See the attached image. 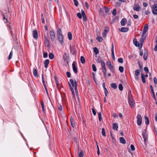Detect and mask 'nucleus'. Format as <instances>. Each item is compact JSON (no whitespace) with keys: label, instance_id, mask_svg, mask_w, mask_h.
<instances>
[{"label":"nucleus","instance_id":"obj_32","mask_svg":"<svg viewBox=\"0 0 157 157\" xmlns=\"http://www.w3.org/2000/svg\"><path fill=\"white\" fill-rule=\"evenodd\" d=\"M119 70L121 73H122L124 71V68L122 66H120L119 68Z\"/></svg>","mask_w":157,"mask_h":157},{"label":"nucleus","instance_id":"obj_27","mask_svg":"<svg viewBox=\"0 0 157 157\" xmlns=\"http://www.w3.org/2000/svg\"><path fill=\"white\" fill-rule=\"evenodd\" d=\"M68 39L69 40H71L72 38V34L70 32H68Z\"/></svg>","mask_w":157,"mask_h":157},{"label":"nucleus","instance_id":"obj_57","mask_svg":"<svg viewBox=\"0 0 157 157\" xmlns=\"http://www.w3.org/2000/svg\"><path fill=\"white\" fill-rule=\"evenodd\" d=\"M81 11V14L82 16H83L86 15L85 12L83 10H82Z\"/></svg>","mask_w":157,"mask_h":157},{"label":"nucleus","instance_id":"obj_20","mask_svg":"<svg viewBox=\"0 0 157 157\" xmlns=\"http://www.w3.org/2000/svg\"><path fill=\"white\" fill-rule=\"evenodd\" d=\"M49 61L48 59H46L44 62V67L45 68H47L48 64H49Z\"/></svg>","mask_w":157,"mask_h":157},{"label":"nucleus","instance_id":"obj_8","mask_svg":"<svg viewBox=\"0 0 157 157\" xmlns=\"http://www.w3.org/2000/svg\"><path fill=\"white\" fill-rule=\"evenodd\" d=\"M72 68L73 71L75 73H77V69L76 67L75 66V62H73L72 64Z\"/></svg>","mask_w":157,"mask_h":157},{"label":"nucleus","instance_id":"obj_33","mask_svg":"<svg viewBox=\"0 0 157 157\" xmlns=\"http://www.w3.org/2000/svg\"><path fill=\"white\" fill-rule=\"evenodd\" d=\"M97 40L99 42H101L103 40L102 38L101 37L98 36L96 38Z\"/></svg>","mask_w":157,"mask_h":157},{"label":"nucleus","instance_id":"obj_36","mask_svg":"<svg viewBox=\"0 0 157 157\" xmlns=\"http://www.w3.org/2000/svg\"><path fill=\"white\" fill-rule=\"evenodd\" d=\"M144 59L145 60L147 59V54L146 53H144Z\"/></svg>","mask_w":157,"mask_h":157},{"label":"nucleus","instance_id":"obj_64","mask_svg":"<svg viewBox=\"0 0 157 157\" xmlns=\"http://www.w3.org/2000/svg\"><path fill=\"white\" fill-rule=\"evenodd\" d=\"M133 18L135 19H137L138 18V16L137 15L134 14L133 16Z\"/></svg>","mask_w":157,"mask_h":157},{"label":"nucleus","instance_id":"obj_50","mask_svg":"<svg viewBox=\"0 0 157 157\" xmlns=\"http://www.w3.org/2000/svg\"><path fill=\"white\" fill-rule=\"evenodd\" d=\"M114 46L113 43H112L111 46V52H114Z\"/></svg>","mask_w":157,"mask_h":157},{"label":"nucleus","instance_id":"obj_30","mask_svg":"<svg viewBox=\"0 0 157 157\" xmlns=\"http://www.w3.org/2000/svg\"><path fill=\"white\" fill-rule=\"evenodd\" d=\"M49 57L50 59H52L54 57V55L52 53H50L49 54Z\"/></svg>","mask_w":157,"mask_h":157},{"label":"nucleus","instance_id":"obj_7","mask_svg":"<svg viewBox=\"0 0 157 157\" xmlns=\"http://www.w3.org/2000/svg\"><path fill=\"white\" fill-rule=\"evenodd\" d=\"M50 35L51 40L52 41H54L55 38V35L54 31L52 30H51L50 32Z\"/></svg>","mask_w":157,"mask_h":157},{"label":"nucleus","instance_id":"obj_11","mask_svg":"<svg viewBox=\"0 0 157 157\" xmlns=\"http://www.w3.org/2000/svg\"><path fill=\"white\" fill-rule=\"evenodd\" d=\"M148 30V26L147 24H145L144 26L143 33L145 34Z\"/></svg>","mask_w":157,"mask_h":157},{"label":"nucleus","instance_id":"obj_40","mask_svg":"<svg viewBox=\"0 0 157 157\" xmlns=\"http://www.w3.org/2000/svg\"><path fill=\"white\" fill-rule=\"evenodd\" d=\"M12 55H13V52H12V51H11L10 52V54L9 56V57L8 58L9 59H11L12 58Z\"/></svg>","mask_w":157,"mask_h":157},{"label":"nucleus","instance_id":"obj_42","mask_svg":"<svg viewBox=\"0 0 157 157\" xmlns=\"http://www.w3.org/2000/svg\"><path fill=\"white\" fill-rule=\"evenodd\" d=\"M102 134L103 136H105V129L104 128H102Z\"/></svg>","mask_w":157,"mask_h":157},{"label":"nucleus","instance_id":"obj_46","mask_svg":"<svg viewBox=\"0 0 157 157\" xmlns=\"http://www.w3.org/2000/svg\"><path fill=\"white\" fill-rule=\"evenodd\" d=\"M41 105L42 107V109L43 112L44 111V105L43 102H41Z\"/></svg>","mask_w":157,"mask_h":157},{"label":"nucleus","instance_id":"obj_6","mask_svg":"<svg viewBox=\"0 0 157 157\" xmlns=\"http://www.w3.org/2000/svg\"><path fill=\"white\" fill-rule=\"evenodd\" d=\"M152 12L155 15L157 14V4H155L153 6L152 9Z\"/></svg>","mask_w":157,"mask_h":157},{"label":"nucleus","instance_id":"obj_13","mask_svg":"<svg viewBox=\"0 0 157 157\" xmlns=\"http://www.w3.org/2000/svg\"><path fill=\"white\" fill-rule=\"evenodd\" d=\"M70 122L71 123V124L72 126L74 128L75 126V122L74 121V120L73 118H72L71 117V118L70 119Z\"/></svg>","mask_w":157,"mask_h":157},{"label":"nucleus","instance_id":"obj_10","mask_svg":"<svg viewBox=\"0 0 157 157\" xmlns=\"http://www.w3.org/2000/svg\"><path fill=\"white\" fill-rule=\"evenodd\" d=\"M45 45L47 47H49L50 46V44L49 39L48 38H45V40L44 42Z\"/></svg>","mask_w":157,"mask_h":157},{"label":"nucleus","instance_id":"obj_22","mask_svg":"<svg viewBox=\"0 0 157 157\" xmlns=\"http://www.w3.org/2000/svg\"><path fill=\"white\" fill-rule=\"evenodd\" d=\"M113 128L114 130H117L118 128V124L117 123H114L113 124Z\"/></svg>","mask_w":157,"mask_h":157},{"label":"nucleus","instance_id":"obj_21","mask_svg":"<svg viewBox=\"0 0 157 157\" xmlns=\"http://www.w3.org/2000/svg\"><path fill=\"white\" fill-rule=\"evenodd\" d=\"M141 77L142 80V81L143 83H145L146 82L145 81V75L144 74H141Z\"/></svg>","mask_w":157,"mask_h":157},{"label":"nucleus","instance_id":"obj_49","mask_svg":"<svg viewBox=\"0 0 157 157\" xmlns=\"http://www.w3.org/2000/svg\"><path fill=\"white\" fill-rule=\"evenodd\" d=\"M77 15L79 18L81 19L82 18V16L81 14L80 13H78L77 14Z\"/></svg>","mask_w":157,"mask_h":157},{"label":"nucleus","instance_id":"obj_45","mask_svg":"<svg viewBox=\"0 0 157 157\" xmlns=\"http://www.w3.org/2000/svg\"><path fill=\"white\" fill-rule=\"evenodd\" d=\"M118 61L120 63H123V58H119L118 59Z\"/></svg>","mask_w":157,"mask_h":157},{"label":"nucleus","instance_id":"obj_53","mask_svg":"<svg viewBox=\"0 0 157 157\" xmlns=\"http://www.w3.org/2000/svg\"><path fill=\"white\" fill-rule=\"evenodd\" d=\"M66 74H67V77L69 78V77H70V76H71V73H70V72H69L67 71L66 73Z\"/></svg>","mask_w":157,"mask_h":157},{"label":"nucleus","instance_id":"obj_47","mask_svg":"<svg viewBox=\"0 0 157 157\" xmlns=\"http://www.w3.org/2000/svg\"><path fill=\"white\" fill-rule=\"evenodd\" d=\"M91 109L92 110V112L94 116H95L96 115V111L93 108H92Z\"/></svg>","mask_w":157,"mask_h":157},{"label":"nucleus","instance_id":"obj_26","mask_svg":"<svg viewBox=\"0 0 157 157\" xmlns=\"http://www.w3.org/2000/svg\"><path fill=\"white\" fill-rule=\"evenodd\" d=\"M81 62L82 63H84L85 62V59L83 56H81L80 57Z\"/></svg>","mask_w":157,"mask_h":157},{"label":"nucleus","instance_id":"obj_58","mask_svg":"<svg viewBox=\"0 0 157 157\" xmlns=\"http://www.w3.org/2000/svg\"><path fill=\"white\" fill-rule=\"evenodd\" d=\"M102 72L107 71V70L106 69L105 67H102Z\"/></svg>","mask_w":157,"mask_h":157},{"label":"nucleus","instance_id":"obj_56","mask_svg":"<svg viewBox=\"0 0 157 157\" xmlns=\"http://www.w3.org/2000/svg\"><path fill=\"white\" fill-rule=\"evenodd\" d=\"M113 116L115 118H117L118 117V116L116 113H113Z\"/></svg>","mask_w":157,"mask_h":157},{"label":"nucleus","instance_id":"obj_2","mask_svg":"<svg viewBox=\"0 0 157 157\" xmlns=\"http://www.w3.org/2000/svg\"><path fill=\"white\" fill-rule=\"evenodd\" d=\"M57 35L58 39L61 44L63 43V36L62 34V32L61 29L59 28L57 31Z\"/></svg>","mask_w":157,"mask_h":157},{"label":"nucleus","instance_id":"obj_5","mask_svg":"<svg viewBox=\"0 0 157 157\" xmlns=\"http://www.w3.org/2000/svg\"><path fill=\"white\" fill-rule=\"evenodd\" d=\"M136 118L137 119V124L139 125H141L142 121V118L140 114H138L136 117Z\"/></svg>","mask_w":157,"mask_h":157},{"label":"nucleus","instance_id":"obj_18","mask_svg":"<svg viewBox=\"0 0 157 157\" xmlns=\"http://www.w3.org/2000/svg\"><path fill=\"white\" fill-rule=\"evenodd\" d=\"M133 41V43L136 46L139 47V43L138 41H136V39H134Z\"/></svg>","mask_w":157,"mask_h":157},{"label":"nucleus","instance_id":"obj_12","mask_svg":"<svg viewBox=\"0 0 157 157\" xmlns=\"http://www.w3.org/2000/svg\"><path fill=\"white\" fill-rule=\"evenodd\" d=\"M33 34L34 38L36 39L38 37L37 32L36 30H35L33 31Z\"/></svg>","mask_w":157,"mask_h":157},{"label":"nucleus","instance_id":"obj_3","mask_svg":"<svg viewBox=\"0 0 157 157\" xmlns=\"http://www.w3.org/2000/svg\"><path fill=\"white\" fill-rule=\"evenodd\" d=\"M106 65L110 70L113 73L114 72V70L113 69V66L112 65L110 61H107L106 63Z\"/></svg>","mask_w":157,"mask_h":157},{"label":"nucleus","instance_id":"obj_28","mask_svg":"<svg viewBox=\"0 0 157 157\" xmlns=\"http://www.w3.org/2000/svg\"><path fill=\"white\" fill-rule=\"evenodd\" d=\"M142 135H143V136L144 137V136H147V132L145 130H144L143 131V133H142Z\"/></svg>","mask_w":157,"mask_h":157},{"label":"nucleus","instance_id":"obj_63","mask_svg":"<svg viewBox=\"0 0 157 157\" xmlns=\"http://www.w3.org/2000/svg\"><path fill=\"white\" fill-rule=\"evenodd\" d=\"M85 5L87 9H88L89 8L88 4L86 2H85Z\"/></svg>","mask_w":157,"mask_h":157},{"label":"nucleus","instance_id":"obj_41","mask_svg":"<svg viewBox=\"0 0 157 157\" xmlns=\"http://www.w3.org/2000/svg\"><path fill=\"white\" fill-rule=\"evenodd\" d=\"M10 34L12 36V37H13V40H15V41H16V40H17V37H16V36H15V37H14L13 35V34H12V32L11 31H10Z\"/></svg>","mask_w":157,"mask_h":157},{"label":"nucleus","instance_id":"obj_35","mask_svg":"<svg viewBox=\"0 0 157 157\" xmlns=\"http://www.w3.org/2000/svg\"><path fill=\"white\" fill-rule=\"evenodd\" d=\"M92 67L93 70L94 71H96V67L95 65L94 64H93L92 65Z\"/></svg>","mask_w":157,"mask_h":157},{"label":"nucleus","instance_id":"obj_14","mask_svg":"<svg viewBox=\"0 0 157 157\" xmlns=\"http://www.w3.org/2000/svg\"><path fill=\"white\" fill-rule=\"evenodd\" d=\"M106 28H105L104 29V32L102 33V36L104 37H105L106 36L107 33L109 31V30L106 29Z\"/></svg>","mask_w":157,"mask_h":157},{"label":"nucleus","instance_id":"obj_34","mask_svg":"<svg viewBox=\"0 0 157 157\" xmlns=\"http://www.w3.org/2000/svg\"><path fill=\"white\" fill-rule=\"evenodd\" d=\"M140 74V71L139 70L137 69L135 71V75H136L139 76Z\"/></svg>","mask_w":157,"mask_h":157},{"label":"nucleus","instance_id":"obj_25","mask_svg":"<svg viewBox=\"0 0 157 157\" xmlns=\"http://www.w3.org/2000/svg\"><path fill=\"white\" fill-rule=\"evenodd\" d=\"M94 51L95 52L96 54H98L99 53V51L98 49L94 47L93 48Z\"/></svg>","mask_w":157,"mask_h":157},{"label":"nucleus","instance_id":"obj_19","mask_svg":"<svg viewBox=\"0 0 157 157\" xmlns=\"http://www.w3.org/2000/svg\"><path fill=\"white\" fill-rule=\"evenodd\" d=\"M120 142L123 144H125L126 143V141L122 137H120L119 138Z\"/></svg>","mask_w":157,"mask_h":157},{"label":"nucleus","instance_id":"obj_43","mask_svg":"<svg viewBox=\"0 0 157 157\" xmlns=\"http://www.w3.org/2000/svg\"><path fill=\"white\" fill-rule=\"evenodd\" d=\"M79 157H83V153L82 151L79 153Z\"/></svg>","mask_w":157,"mask_h":157},{"label":"nucleus","instance_id":"obj_39","mask_svg":"<svg viewBox=\"0 0 157 157\" xmlns=\"http://www.w3.org/2000/svg\"><path fill=\"white\" fill-rule=\"evenodd\" d=\"M104 90L105 92V96H106L109 93L108 91L106 88H105L104 89Z\"/></svg>","mask_w":157,"mask_h":157},{"label":"nucleus","instance_id":"obj_60","mask_svg":"<svg viewBox=\"0 0 157 157\" xmlns=\"http://www.w3.org/2000/svg\"><path fill=\"white\" fill-rule=\"evenodd\" d=\"M143 137L144 139V143H146L147 137L144 136V137Z\"/></svg>","mask_w":157,"mask_h":157},{"label":"nucleus","instance_id":"obj_44","mask_svg":"<svg viewBox=\"0 0 157 157\" xmlns=\"http://www.w3.org/2000/svg\"><path fill=\"white\" fill-rule=\"evenodd\" d=\"M74 2L76 6H77L78 5V3L77 0H74Z\"/></svg>","mask_w":157,"mask_h":157},{"label":"nucleus","instance_id":"obj_37","mask_svg":"<svg viewBox=\"0 0 157 157\" xmlns=\"http://www.w3.org/2000/svg\"><path fill=\"white\" fill-rule=\"evenodd\" d=\"M112 14L113 16H115L117 14V11L116 9H114L112 12Z\"/></svg>","mask_w":157,"mask_h":157},{"label":"nucleus","instance_id":"obj_16","mask_svg":"<svg viewBox=\"0 0 157 157\" xmlns=\"http://www.w3.org/2000/svg\"><path fill=\"white\" fill-rule=\"evenodd\" d=\"M33 75L35 77H37V71L36 69L35 68H33Z\"/></svg>","mask_w":157,"mask_h":157},{"label":"nucleus","instance_id":"obj_15","mask_svg":"<svg viewBox=\"0 0 157 157\" xmlns=\"http://www.w3.org/2000/svg\"><path fill=\"white\" fill-rule=\"evenodd\" d=\"M126 23V20L125 18H123L121 21V24L122 26H124L125 25Z\"/></svg>","mask_w":157,"mask_h":157},{"label":"nucleus","instance_id":"obj_52","mask_svg":"<svg viewBox=\"0 0 157 157\" xmlns=\"http://www.w3.org/2000/svg\"><path fill=\"white\" fill-rule=\"evenodd\" d=\"M145 34H143V35L141 36V39H143L144 40V39H145L146 38V36L145 35Z\"/></svg>","mask_w":157,"mask_h":157},{"label":"nucleus","instance_id":"obj_62","mask_svg":"<svg viewBox=\"0 0 157 157\" xmlns=\"http://www.w3.org/2000/svg\"><path fill=\"white\" fill-rule=\"evenodd\" d=\"M42 81L43 84L44 86V87L45 86H46L45 83L44 82V79H43V77L42 78Z\"/></svg>","mask_w":157,"mask_h":157},{"label":"nucleus","instance_id":"obj_4","mask_svg":"<svg viewBox=\"0 0 157 157\" xmlns=\"http://www.w3.org/2000/svg\"><path fill=\"white\" fill-rule=\"evenodd\" d=\"M128 102L131 108H134L135 107V103L132 97L129 98Z\"/></svg>","mask_w":157,"mask_h":157},{"label":"nucleus","instance_id":"obj_48","mask_svg":"<svg viewBox=\"0 0 157 157\" xmlns=\"http://www.w3.org/2000/svg\"><path fill=\"white\" fill-rule=\"evenodd\" d=\"M43 57L44 58H46L48 57V54L46 52H45L43 53Z\"/></svg>","mask_w":157,"mask_h":157},{"label":"nucleus","instance_id":"obj_9","mask_svg":"<svg viewBox=\"0 0 157 157\" xmlns=\"http://www.w3.org/2000/svg\"><path fill=\"white\" fill-rule=\"evenodd\" d=\"M140 10V7L138 4H135L133 10L136 11H139Z\"/></svg>","mask_w":157,"mask_h":157},{"label":"nucleus","instance_id":"obj_55","mask_svg":"<svg viewBox=\"0 0 157 157\" xmlns=\"http://www.w3.org/2000/svg\"><path fill=\"white\" fill-rule=\"evenodd\" d=\"M144 71L146 72L147 73L148 72V69L147 67H145L144 68Z\"/></svg>","mask_w":157,"mask_h":157},{"label":"nucleus","instance_id":"obj_38","mask_svg":"<svg viewBox=\"0 0 157 157\" xmlns=\"http://www.w3.org/2000/svg\"><path fill=\"white\" fill-rule=\"evenodd\" d=\"M119 89L121 90L122 91L123 90V87L122 84H119L118 86Z\"/></svg>","mask_w":157,"mask_h":157},{"label":"nucleus","instance_id":"obj_54","mask_svg":"<svg viewBox=\"0 0 157 157\" xmlns=\"http://www.w3.org/2000/svg\"><path fill=\"white\" fill-rule=\"evenodd\" d=\"M154 82L155 84H157V79L155 77L154 78Z\"/></svg>","mask_w":157,"mask_h":157},{"label":"nucleus","instance_id":"obj_59","mask_svg":"<svg viewBox=\"0 0 157 157\" xmlns=\"http://www.w3.org/2000/svg\"><path fill=\"white\" fill-rule=\"evenodd\" d=\"M144 40L141 39V38L140 39V44L141 45V46H142V44L144 41Z\"/></svg>","mask_w":157,"mask_h":157},{"label":"nucleus","instance_id":"obj_61","mask_svg":"<svg viewBox=\"0 0 157 157\" xmlns=\"http://www.w3.org/2000/svg\"><path fill=\"white\" fill-rule=\"evenodd\" d=\"M83 20L84 21H86L87 20V18L86 15L83 16Z\"/></svg>","mask_w":157,"mask_h":157},{"label":"nucleus","instance_id":"obj_24","mask_svg":"<svg viewBox=\"0 0 157 157\" xmlns=\"http://www.w3.org/2000/svg\"><path fill=\"white\" fill-rule=\"evenodd\" d=\"M145 119V123L146 124L148 125L149 124V121L148 118L147 116H145L144 117Z\"/></svg>","mask_w":157,"mask_h":157},{"label":"nucleus","instance_id":"obj_31","mask_svg":"<svg viewBox=\"0 0 157 157\" xmlns=\"http://www.w3.org/2000/svg\"><path fill=\"white\" fill-rule=\"evenodd\" d=\"M98 119L99 121H101L102 120V117L101 112L98 113Z\"/></svg>","mask_w":157,"mask_h":157},{"label":"nucleus","instance_id":"obj_51","mask_svg":"<svg viewBox=\"0 0 157 157\" xmlns=\"http://www.w3.org/2000/svg\"><path fill=\"white\" fill-rule=\"evenodd\" d=\"M130 147H131V149L132 150V151H133L135 150V147H134V146L133 145H132V144L131 145V146H130Z\"/></svg>","mask_w":157,"mask_h":157},{"label":"nucleus","instance_id":"obj_17","mask_svg":"<svg viewBox=\"0 0 157 157\" xmlns=\"http://www.w3.org/2000/svg\"><path fill=\"white\" fill-rule=\"evenodd\" d=\"M128 30V29L126 27H122L121 29V31L123 32H126Z\"/></svg>","mask_w":157,"mask_h":157},{"label":"nucleus","instance_id":"obj_29","mask_svg":"<svg viewBox=\"0 0 157 157\" xmlns=\"http://www.w3.org/2000/svg\"><path fill=\"white\" fill-rule=\"evenodd\" d=\"M100 63H101V67H105V63L101 59L100 60Z\"/></svg>","mask_w":157,"mask_h":157},{"label":"nucleus","instance_id":"obj_1","mask_svg":"<svg viewBox=\"0 0 157 157\" xmlns=\"http://www.w3.org/2000/svg\"><path fill=\"white\" fill-rule=\"evenodd\" d=\"M70 82H69V87L74 97L75 96V94L73 89L74 88H75V91L76 94H77L78 93L77 82L75 79L73 80L72 79H71L70 80Z\"/></svg>","mask_w":157,"mask_h":157},{"label":"nucleus","instance_id":"obj_23","mask_svg":"<svg viewBox=\"0 0 157 157\" xmlns=\"http://www.w3.org/2000/svg\"><path fill=\"white\" fill-rule=\"evenodd\" d=\"M111 87L114 89H116L117 87V85L115 83H113L111 84Z\"/></svg>","mask_w":157,"mask_h":157}]
</instances>
